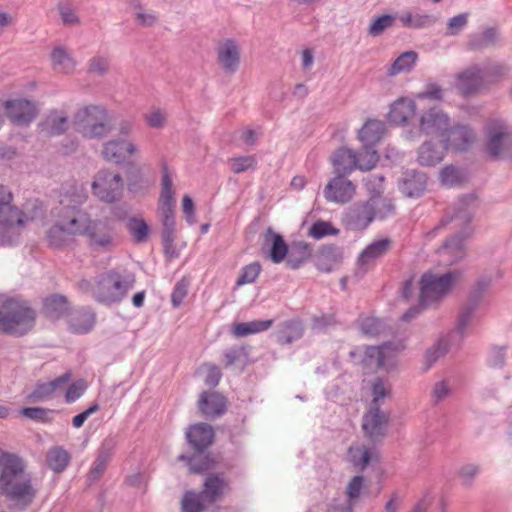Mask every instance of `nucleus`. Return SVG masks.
I'll return each mask as SVG.
<instances>
[{
	"label": "nucleus",
	"mask_w": 512,
	"mask_h": 512,
	"mask_svg": "<svg viewBox=\"0 0 512 512\" xmlns=\"http://www.w3.org/2000/svg\"><path fill=\"white\" fill-rule=\"evenodd\" d=\"M85 200L86 195L82 193L62 196L57 223L48 232L51 246L61 247L64 243V234L86 235L92 219L87 212L78 209V205Z\"/></svg>",
	"instance_id": "nucleus-1"
},
{
	"label": "nucleus",
	"mask_w": 512,
	"mask_h": 512,
	"mask_svg": "<svg viewBox=\"0 0 512 512\" xmlns=\"http://www.w3.org/2000/svg\"><path fill=\"white\" fill-rule=\"evenodd\" d=\"M0 492L24 506L30 504L36 495L23 460L15 454L0 455Z\"/></svg>",
	"instance_id": "nucleus-2"
},
{
	"label": "nucleus",
	"mask_w": 512,
	"mask_h": 512,
	"mask_svg": "<svg viewBox=\"0 0 512 512\" xmlns=\"http://www.w3.org/2000/svg\"><path fill=\"white\" fill-rule=\"evenodd\" d=\"M394 210L391 199L380 194L370 197L365 202L354 204L348 209L346 219L353 230H363L374 219H383Z\"/></svg>",
	"instance_id": "nucleus-3"
},
{
	"label": "nucleus",
	"mask_w": 512,
	"mask_h": 512,
	"mask_svg": "<svg viewBox=\"0 0 512 512\" xmlns=\"http://www.w3.org/2000/svg\"><path fill=\"white\" fill-rule=\"evenodd\" d=\"M75 130L84 138H101L113 130L112 119L108 112L100 106L80 108L73 118Z\"/></svg>",
	"instance_id": "nucleus-4"
},
{
	"label": "nucleus",
	"mask_w": 512,
	"mask_h": 512,
	"mask_svg": "<svg viewBox=\"0 0 512 512\" xmlns=\"http://www.w3.org/2000/svg\"><path fill=\"white\" fill-rule=\"evenodd\" d=\"M459 279L457 272H425L420 279V304L427 307L440 302L453 290Z\"/></svg>",
	"instance_id": "nucleus-5"
},
{
	"label": "nucleus",
	"mask_w": 512,
	"mask_h": 512,
	"mask_svg": "<svg viewBox=\"0 0 512 512\" xmlns=\"http://www.w3.org/2000/svg\"><path fill=\"white\" fill-rule=\"evenodd\" d=\"M12 193L0 185V244H12L19 229L25 225L28 218L18 209L11 205Z\"/></svg>",
	"instance_id": "nucleus-6"
},
{
	"label": "nucleus",
	"mask_w": 512,
	"mask_h": 512,
	"mask_svg": "<svg viewBox=\"0 0 512 512\" xmlns=\"http://www.w3.org/2000/svg\"><path fill=\"white\" fill-rule=\"evenodd\" d=\"M379 160L376 150H362L356 154L349 148H339L331 158V162L336 174L347 175L355 169L368 171L375 167Z\"/></svg>",
	"instance_id": "nucleus-7"
},
{
	"label": "nucleus",
	"mask_w": 512,
	"mask_h": 512,
	"mask_svg": "<svg viewBox=\"0 0 512 512\" xmlns=\"http://www.w3.org/2000/svg\"><path fill=\"white\" fill-rule=\"evenodd\" d=\"M36 319V313L26 303L10 302L6 315L0 318V329L9 334L23 335L30 331Z\"/></svg>",
	"instance_id": "nucleus-8"
},
{
	"label": "nucleus",
	"mask_w": 512,
	"mask_h": 512,
	"mask_svg": "<svg viewBox=\"0 0 512 512\" xmlns=\"http://www.w3.org/2000/svg\"><path fill=\"white\" fill-rule=\"evenodd\" d=\"M485 150L493 158H512V131L503 121L493 120L487 124Z\"/></svg>",
	"instance_id": "nucleus-9"
},
{
	"label": "nucleus",
	"mask_w": 512,
	"mask_h": 512,
	"mask_svg": "<svg viewBox=\"0 0 512 512\" xmlns=\"http://www.w3.org/2000/svg\"><path fill=\"white\" fill-rule=\"evenodd\" d=\"M469 222L470 216L467 213L462 212L457 213L451 219L453 228H458L462 225L464 228L461 236H456L455 238L447 241L443 247L438 250L439 259L445 265H451L464 256L463 240L470 235V229L468 228Z\"/></svg>",
	"instance_id": "nucleus-10"
},
{
	"label": "nucleus",
	"mask_w": 512,
	"mask_h": 512,
	"mask_svg": "<svg viewBox=\"0 0 512 512\" xmlns=\"http://www.w3.org/2000/svg\"><path fill=\"white\" fill-rule=\"evenodd\" d=\"M92 190L100 201L114 203L123 196L124 182L117 173L100 171L92 183Z\"/></svg>",
	"instance_id": "nucleus-11"
},
{
	"label": "nucleus",
	"mask_w": 512,
	"mask_h": 512,
	"mask_svg": "<svg viewBox=\"0 0 512 512\" xmlns=\"http://www.w3.org/2000/svg\"><path fill=\"white\" fill-rule=\"evenodd\" d=\"M2 107L6 117L17 126L29 125L38 115L36 103L25 98L5 100Z\"/></svg>",
	"instance_id": "nucleus-12"
},
{
	"label": "nucleus",
	"mask_w": 512,
	"mask_h": 512,
	"mask_svg": "<svg viewBox=\"0 0 512 512\" xmlns=\"http://www.w3.org/2000/svg\"><path fill=\"white\" fill-rule=\"evenodd\" d=\"M399 349L391 344H384L380 347L370 346L366 348L363 364L370 369L390 370L397 364Z\"/></svg>",
	"instance_id": "nucleus-13"
},
{
	"label": "nucleus",
	"mask_w": 512,
	"mask_h": 512,
	"mask_svg": "<svg viewBox=\"0 0 512 512\" xmlns=\"http://www.w3.org/2000/svg\"><path fill=\"white\" fill-rule=\"evenodd\" d=\"M98 301L111 303L121 299L125 294V287L121 277L116 272H109L102 276L94 289Z\"/></svg>",
	"instance_id": "nucleus-14"
},
{
	"label": "nucleus",
	"mask_w": 512,
	"mask_h": 512,
	"mask_svg": "<svg viewBox=\"0 0 512 512\" xmlns=\"http://www.w3.org/2000/svg\"><path fill=\"white\" fill-rule=\"evenodd\" d=\"M102 155L108 162L120 164L128 156V130L125 124L117 129V134L104 143Z\"/></svg>",
	"instance_id": "nucleus-15"
},
{
	"label": "nucleus",
	"mask_w": 512,
	"mask_h": 512,
	"mask_svg": "<svg viewBox=\"0 0 512 512\" xmlns=\"http://www.w3.org/2000/svg\"><path fill=\"white\" fill-rule=\"evenodd\" d=\"M356 193V186L345 175L337 174L324 188V197L327 201L344 204L349 202Z\"/></svg>",
	"instance_id": "nucleus-16"
},
{
	"label": "nucleus",
	"mask_w": 512,
	"mask_h": 512,
	"mask_svg": "<svg viewBox=\"0 0 512 512\" xmlns=\"http://www.w3.org/2000/svg\"><path fill=\"white\" fill-rule=\"evenodd\" d=\"M449 127V117L442 110L432 108L420 118V130L426 135L442 140Z\"/></svg>",
	"instance_id": "nucleus-17"
},
{
	"label": "nucleus",
	"mask_w": 512,
	"mask_h": 512,
	"mask_svg": "<svg viewBox=\"0 0 512 512\" xmlns=\"http://www.w3.org/2000/svg\"><path fill=\"white\" fill-rule=\"evenodd\" d=\"M85 237L90 246L109 249L115 244L116 233L108 221L92 220Z\"/></svg>",
	"instance_id": "nucleus-18"
},
{
	"label": "nucleus",
	"mask_w": 512,
	"mask_h": 512,
	"mask_svg": "<svg viewBox=\"0 0 512 512\" xmlns=\"http://www.w3.org/2000/svg\"><path fill=\"white\" fill-rule=\"evenodd\" d=\"M476 140L475 133L467 126L448 127L445 136L441 142L444 143L445 149L455 151H465Z\"/></svg>",
	"instance_id": "nucleus-19"
},
{
	"label": "nucleus",
	"mask_w": 512,
	"mask_h": 512,
	"mask_svg": "<svg viewBox=\"0 0 512 512\" xmlns=\"http://www.w3.org/2000/svg\"><path fill=\"white\" fill-rule=\"evenodd\" d=\"M217 60L227 73H235L240 65V48L232 39L221 41L216 49Z\"/></svg>",
	"instance_id": "nucleus-20"
},
{
	"label": "nucleus",
	"mask_w": 512,
	"mask_h": 512,
	"mask_svg": "<svg viewBox=\"0 0 512 512\" xmlns=\"http://www.w3.org/2000/svg\"><path fill=\"white\" fill-rule=\"evenodd\" d=\"M159 211L163 216L164 226H174V191L172 179L165 171L162 177V190L159 199Z\"/></svg>",
	"instance_id": "nucleus-21"
},
{
	"label": "nucleus",
	"mask_w": 512,
	"mask_h": 512,
	"mask_svg": "<svg viewBox=\"0 0 512 512\" xmlns=\"http://www.w3.org/2000/svg\"><path fill=\"white\" fill-rule=\"evenodd\" d=\"M388 424V416L379 407H370L364 415L362 429L371 440L383 436Z\"/></svg>",
	"instance_id": "nucleus-22"
},
{
	"label": "nucleus",
	"mask_w": 512,
	"mask_h": 512,
	"mask_svg": "<svg viewBox=\"0 0 512 512\" xmlns=\"http://www.w3.org/2000/svg\"><path fill=\"white\" fill-rule=\"evenodd\" d=\"M226 398L217 391H204L198 399V408L206 417H215L226 410Z\"/></svg>",
	"instance_id": "nucleus-23"
},
{
	"label": "nucleus",
	"mask_w": 512,
	"mask_h": 512,
	"mask_svg": "<svg viewBox=\"0 0 512 512\" xmlns=\"http://www.w3.org/2000/svg\"><path fill=\"white\" fill-rule=\"evenodd\" d=\"M385 132V124L378 119H368L358 132L363 149L374 150L373 147L381 140Z\"/></svg>",
	"instance_id": "nucleus-24"
},
{
	"label": "nucleus",
	"mask_w": 512,
	"mask_h": 512,
	"mask_svg": "<svg viewBox=\"0 0 512 512\" xmlns=\"http://www.w3.org/2000/svg\"><path fill=\"white\" fill-rule=\"evenodd\" d=\"M186 437L194 449L201 451L212 444L214 431L210 425L198 423L187 429Z\"/></svg>",
	"instance_id": "nucleus-25"
},
{
	"label": "nucleus",
	"mask_w": 512,
	"mask_h": 512,
	"mask_svg": "<svg viewBox=\"0 0 512 512\" xmlns=\"http://www.w3.org/2000/svg\"><path fill=\"white\" fill-rule=\"evenodd\" d=\"M264 248L268 249L269 258L273 263H281L288 254V245L283 237L268 228L264 234Z\"/></svg>",
	"instance_id": "nucleus-26"
},
{
	"label": "nucleus",
	"mask_w": 512,
	"mask_h": 512,
	"mask_svg": "<svg viewBox=\"0 0 512 512\" xmlns=\"http://www.w3.org/2000/svg\"><path fill=\"white\" fill-rule=\"evenodd\" d=\"M456 85L464 95L475 93L486 86L482 72L476 67H471L460 73Z\"/></svg>",
	"instance_id": "nucleus-27"
},
{
	"label": "nucleus",
	"mask_w": 512,
	"mask_h": 512,
	"mask_svg": "<svg viewBox=\"0 0 512 512\" xmlns=\"http://www.w3.org/2000/svg\"><path fill=\"white\" fill-rule=\"evenodd\" d=\"M391 241L388 238L376 240L369 244L358 257V265L366 271L374 262L385 255L390 249Z\"/></svg>",
	"instance_id": "nucleus-28"
},
{
	"label": "nucleus",
	"mask_w": 512,
	"mask_h": 512,
	"mask_svg": "<svg viewBox=\"0 0 512 512\" xmlns=\"http://www.w3.org/2000/svg\"><path fill=\"white\" fill-rule=\"evenodd\" d=\"M341 260L342 255L336 246L324 245L316 255L315 265L318 270L329 273L341 263Z\"/></svg>",
	"instance_id": "nucleus-29"
},
{
	"label": "nucleus",
	"mask_w": 512,
	"mask_h": 512,
	"mask_svg": "<svg viewBox=\"0 0 512 512\" xmlns=\"http://www.w3.org/2000/svg\"><path fill=\"white\" fill-rule=\"evenodd\" d=\"M51 67L58 74H71L75 71L76 61L68 50L62 46H55L50 53Z\"/></svg>",
	"instance_id": "nucleus-30"
},
{
	"label": "nucleus",
	"mask_w": 512,
	"mask_h": 512,
	"mask_svg": "<svg viewBox=\"0 0 512 512\" xmlns=\"http://www.w3.org/2000/svg\"><path fill=\"white\" fill-rule=\"evenodd\" d=\"M415 112V102L409 98L401 97L391 105L389 119L395 124H404L415 115Z\"/></svg>",
	"instance_id": "nucleus-31"
},
{
	"label": "nucleus",
	"mask_w": 512,
	"mask_h": 512,
	"mask_svg": "<svg viewBox=\"0 0 512 512\" xmlns=\"http://www.w3.org/2000/svg\"><path fill=\"white\" fill-rule=\"evenodd\" d=\"M426 175L421 172H406L402 181L401 190L408 197H418L426 189Z\"/></svg>",
	"instance_id": "nucleus-32"
},
{
	"label": "nucleus",
	"mask_w": 512,
	"mask_h": 512,
	"mask_svg": "<svg viewBox=\"0 0 512 512\" xmlns=\"http://www.w3.org/2000/svg\"><path fill=\"white\" fill-rule=\"evenodd\" d=\"M70 378L71 374L65 373L48 383L38 384L35 390L30 394V399L32 401H42L50 398L57 390L62 389L63 385H65Z\"/></svg>",
	"instance_id": "nucleus-33"
},
{
	"label": "nucleus",
	"mask_w": 512,
	"mask_h": 512,
	"mask_svg": "<svg viewBox=\"0 0 512 512\" xmlns=\"http://www.w3.org/2000/svg\"><path fill=\"white\" fill-rule=\"evenodd\" d=\"M148 167L130 159V193H138L149 187Z\"/></svg>",
	"instance_id": "nucleus-34"
},
{
	"label": "nucleus",
	"mask_w": 512,
	"mask_h": 512,
	"mask_svg": "<svg viewBox=\"0 0 512 512\" xmlns=\"http://www.w3.org/2000/svg\"><path fill=\"white\" fill-rule=\"evenodd\" d=\"M273 325V320H254L250 322L235 323L232 332L236 337H245L251 334L268 330Z\"/></svg>",
	"instance_id": "nucleus-35"
},
{
	"label": "nucleus",
	"mask_w": 512,
	"mask_h": 512,
	"mask_svg": "<svg viewBox=\"0 0 512 512\" xmlns=\"http://www.w3.org/2000/svg\"><path fill=\"white\" fill-rule=\"evenodd\" d=\"M71 455L63 447L55 446L49 449L46 455V461L51 470L56 473L63 472L68 466Z\"/></svg>",
	"instance_id": "nucleus-36"
},
{
	"label": "nucleus",
	"mask_w": 512,
	"mask_h": 512,
	"mask_svg": "<svg viewBox=\"0 0 512 512\" xmlns=\"http://www.w3.org/2000/svg\"><path fill=\"white\" fill-rule=\"evenodd\" d=\"M68 118L58 111L51 112L42 124V130L47 135H59L68 128Z\"/></svg>",
	"instance_id": "nucleus-37"
},
{
	"label": "nucleus",
	"mask_w": 512,
	"mask_h": 512,
	"mask_svg": "<svg viewBox=\"0 0 512 512\" xmlns=\"http://www.w3.org/2000/svg\"><path fill=\"white\" fill-rule=\"evenodd\" d=\"M68 301L64 296L51 295L44 300V313L51 319H57L68 311Z\"/></svg>",
	"instance_id": "nucleus-38"
},
{
	"label": "nucleus",
	"mask_w": 512,
	"mask_h": 512,
	"mask_svg": "<svg viewBox=\"0 0 512 512\" xmlns=\"http://www.w3.org/2000/svg\"><path fill=\"white\" fill-rule=\"evenodd\" d=\"M150 227L141 216L130 217V240L141 244L148 241Z\"/></svg>",
	"instance_id": "nucleus-39"
},
{
	"label": "nucleus",
	"mask_w": 512,
	"mask_h": 512,
	"mask_svg": "<svg viewBox=\"0 0 512 512\" xmlns=\"http://www.w3.org/2000/svg\"><path fill=\"white\" fill-rule=\"evenodd\" d=\"M312 255V247L309 243L299 241L293 244L291 257L287 260V265L291 269H297L304 261Z\"/></svg>",
	"instance_id": "nucleus-40"
},
{
	"label": "nucleus",
	"mask_w": 512,
	"mask_h": 512,
	"mask_svg": "<svg viewBox=\"0 0 512 512\" xmlns=\"http://www.w3.org/2000/svg\"><path fill=\"white\" fill-rule=\"evenodd\" d=\"M444 149V147L435 148L430 142L424 143L419 150L420 164L432 166L439 163L444 157Z\"/></svg>",
	"instance_id": "nucleus-41"
},
{
	"label": "nucleus",
	"mask_w": 512,
	"mask_h": 512,
	"mask_svg": "<svg viewBox=\"0 0 512 512\" xmlns=\"http://www.w3.org/2000/svg\"><path fill=\"white\" fill-rule=\"evenodd\" d=\"M400 22L406 28L421 29L429 26L433 18L428 14H413L410 11H404L400 17Z\"/></svg>",
	"instance_id": "nucleus-42"
},
{
	"label": "nucleus",
	"mask_w": 512,
	"mask_h": 512,
	"mask_svg": "<svg viewBox=\"0 0 512 512\" xmlns=\"http://www.w3.org/2000/svg\"><path fill=\"white\" fill-rule=\"evenodd\" d=\"M303 335V328L298 321L290 320L282 324V328L279 332V341L282 344H290L295 340H298Z\"/></svg>",
	"instance_id": "nucleus-43"
},
{
	"label": "nucleus",
	"mask_w": 512,
	"mask_h": 512,
	"mask_svg": "<svg viewBox=\"0 0 512 512\" xmlns=\"http://www.w3.org/2000/svg\"><path fill=\"white\" fill-rule=\"evenodd\" d=\"M418 60V55L414 51L402 53L392 64L389 74L394 76L402 72L410 71Z\"/></svg>",
	"instance_id": "nucleus-44"
},
{
	"label": "nucleus",
	"mask_w": 512,
	"mask_h": 512,
	"mask_svg": "<svg viewBox=\"0 0 512 512\" xmlns=\"http://www.w3.org/2000/svg\"><path fill=\"white\" fill-rule=\"evenodd\" d=\"M94 323V314L88 310H85L83 312H78L72 317L71 329L75 333H86L91 330Z\"/></svg>",
	"instance_id": "nucleus-45"
},
{
	"label": "nucleus",
	"mask_w": 512,
	"mask_h": 512,
	"mask_svg": "<svg viewBox=\"0 0 512 512\" xmlns=\"http://www.w3.org/2000/svg\"><path fill=\"white\" fill-rule=\"evenodd\" d=\"M227 483L223 478L218 476L208 477L205 481L203 494L210 502L218 499L224 492Z\"/></svg>",
	"instance_id": "nucleus-46"
},
{
	"label": "nucleus",
	"mask_w": 512,
	"mask_h": 512,
	"mask_svg": "<svg viewBox=\"0 0 512 512\" xmlns=\"http://www.w3.org/2000/svg\"><path fill=\"white\" fill-rule=\"evenodd\" d=\"M350 462L360 469H364L372 458L370 452L364 445H352L348 451Z\"/></svg>",
	"instance_id": "nucleus-47"
},
{
	"label": "nucleus",
	"mask_w": 512,
	"mask_h": 512,
	"mask_svg": "<svg viewBox=\"0 0 512 512\" xmlns=\"http://www.w3.org/2000/svg\"><path fill=\"white\" fill-rule=\"evenodd\" d=\"M339 234V229L335 228L331 222L317 220L308 230V236L313 239H321L326 236H335Z\"/></svg>",
	"instance_id": "nucleus-48"
},
{
	"label": "nucleus",
	"mask_w": 512,
	"mask_h": 512,
	"mask_svg": "<svg viewBox=\"0 0 512 512\" xmlns=\"http://www.w3.org/2000/svg\"><path fill=\"white\" fill-rule=\"evenodd\" d=\"M230 169L233 173L239 174L247 170L256 169L257 161L255 156H239L228 159Z\"/></svg>",
	"instance_id": "nucleus-49"
},
{
	"label": "nucleus",
	"mask_w": 512,
	"mask_h": 512,
	"mask_svg": "<svg viewBox=\"0 0 512 512\" xmlns=\"http://www.w3.org/2000/svg\"><path fill=\"white\" fill-rule=\"evenodd\" d=\"M145 123L151 128H163L167 121V112L159 107H152L143 116Z\"/></svg>",
	"instance_id": "nucleus-50"
},
{
	"label": "nucleus",
	"mask_w": 512,
	"mask_h": 512,
	"mask_svg": "<svg viewBox=\"0 0 512 512\" xmlns=\"http://www.w3.org/2000/svg\"><path fill=\"white\" fill-rule=\"evenodd\" d=\"M395 17L392 15H381L375 18L368 27V34L372 37L381 35L387 28L392 27Z\"/></svg>",
	"instance_id": "nucleus-51"
},
{
	"label": "nucleus",
	"mask_w": 512,
	"mask_h": 512,
	"mask_svg": "<svg viewBox=\"0 0 512 512\" xmlns=\"http://www.w3.org/2000/svg\"><path fill=\"white\" fill-rule=\"evenodd\" d=\"M200 373L203 376L204 383L211 387L217 386L222 377L220 369L212 363H204L200 367Z\"/></svg>",
	"instance_id": "nucleus-52"
},
{
	"label": "nucleus",
	"mask_w": 512,
	"mask_h": 512,
	"mask_svg": "<svg viewBox=\"0 0 512 512\" xmlns=\"http://www.w3.org/2000/svg\"><path fill=\"white\" fill-rule=\"evenodd\" d=\"M261 272V265L253 262L242 268L241 274L236 281L237 286L253 283Z\"/></svg>",
	"instance_id": "nucleus-53"
},
{
	"label": "nucleus",
	"mask_w": 512,
	"mask_h": 512,
	"mask_svg": "<svg viewBox=\"0 0 512 512\" xmlns=\"http://www.w3.org/2000/svg\"><path fill=\"white\" fill-rule=\"evenodd\" d=\"M161 239L165 255L169 258L177 257L174 247V226H164Z\"/></svg>",
	"instance_id": "nucleus-54"
},
{
	"label": "nucleus",
	"mask_w": 512,
	"mask_h": 512,
	"mask_svg": "<svg viewBox=\"0 0 512 512\" xmlns=\"http://www.w3.org/2000/svg\"><path fill=\"white\" fill-rule=\"evenodd\" d=\"M189 289V281L181 279L178 281L171 294V303L174 308H178L186 298Z\"/></svg>",
	"instance_id": "nucleus-55"
},
{
	"label": "nucleus",
	"mask_w": 512,
	"mask_h": 512,
	"mask_svg": "<svg viewBox=\"0 0 512 512\" xmlns=\"http://www.w3.org/2000/svg\"><path fill=\"white\" fill-rule=\"evenodd\" d=\"M183 512H201L203 504L200 501V495L194 492H187L182 500Z\"/></svg>",
	"instance_id": "nucleus-56"
},
{
	"label": "nucleus",
	"mask_w": 512,
	"mask_h": 512,
	"mask_svg": "<svg viewBox=\"0 0 512 512\" xmlns=\"http://www.w3.org/2000/svg\"><path fill=\"white\" fill-rule=\"evenodd\" d=\"M52 413L51 410L40 408V407H28L23 408L20 411V414L26 418L36 420V421H43L47 422L50 421V414Z\"/></svg>",
	"instance_id": "nucleus-57"
},
{
	"label": "nucleus",
	"mask_w": 512,
	"mask_h": 512,
	"mask_svg": "<svg viewBox=\"0 0 512 512\" xmlns=\"http://www.w3.org/2000/svg\"><path fill=\"white\" fill-rule=\"evenodd\" d=\"M373 400L371 407H379V401L390 395V386L381 379H376L372 385Z\"/></svg>",
	"instance_id": "nucleus-58"
},
{
	"label": "nucleus",
	"mask_w": 512,
	"mask_h": 512,
	"mask_svg": "<svg viewBox=\"0 0 512 512\" xmlns=\"http://www.w3.org/2000/svg\"><path fill=\"white\" fill-rule=\"evenodd\" d=\"M58 11L64 24L75 25L79 22L75 9L68 2L59 3Z\"/></svg>",
	"instance_id": "nucleus-59"
},
{
	"label": "nucleus",
	"mask_w": 512,
	"mask_h": 512,
	"mask_svg": "<svg viewBox=\"0 0 512 512\" xmlns=\"http://www.w3.org/2000/svg\"><path fill=\"white\" fill-rule=\"evenodd\" d=\"M382 324L379 319L374 317H365L361 320L360 329L367 336H376L380 333Z\"/></svg>",
	"instance_id": "nucleus-60"
},
{
	"label": "nucleus",
	"mask_w": 512,
	"mask_h": 512,
	"mask_svg": "<svg viewBox=\"0 0 512 512\" xmlns=\"http://www.w3.org/2000/svg\"><path fill=\"white\" fill-rule=\"evenodd\" d=\"M507 72V68L502 64H495L490 66L482 72L485 84L495 83L500 80Z\"/></svg>",
	"instance_id": "nucleus-61"
},
{
	"label": "nucleus",
	"mask_w": 512,
	"mask_h": 512,
	"mask_svg": "<svg viewBox=\"0 0 512 512\" xmlns=\"http://www.w3.org/2000/svg\"><path fill=\"white\" fill-rule=\"evenodd\" d=\"M87 389V383L84 380H77L73 382L66 390L65 400L67 403H72L80 398Z\"/></svg>",
	"instance_id": "nucleus-62"
},
{
	"label": "nucleus",
	"mask_w": 512,
	"mask_h": 512,
	"mask_svg": "<svg viewBox=\"0 0 512 512\" xmlns=\"http://www.w3.org/2000/svg\"><path fill=\"white\" fill-rule=\"evenodd\" d=\"M363 484L364 478L362 476H354L348 483L346 492L350 502L359 498Z\"/></svg>",
	"instance_id": "nucleus-63"
},
{
	"label": "nucleus",
	"mask_w": 512,
	"mask_h": 512,
	"mask_svg": "<svg viewBox=\"0 0 512 512\" xmlns=\"http://www.w3.org/2000/svg\"><path fill=\"white\" fill-rule=\"evenodd\" d=\"M479 473V467L474 464H466L459 470V477L465 486H470Z\"/></svg>",
	"instance_id": "nucleus-64"
}]
</instances>
